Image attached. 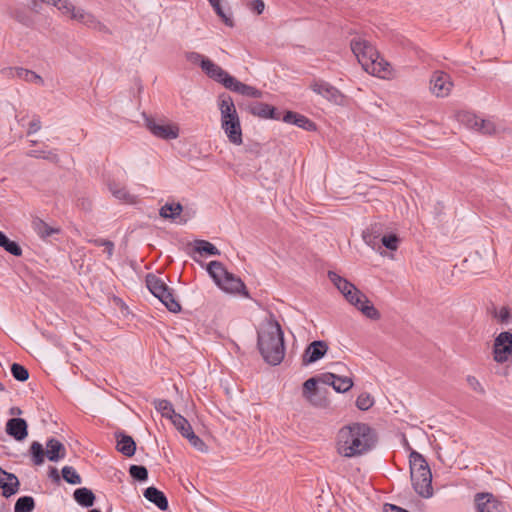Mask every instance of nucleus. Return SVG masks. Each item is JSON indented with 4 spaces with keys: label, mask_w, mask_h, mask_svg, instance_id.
<instances>
[{
    "label": "nucleus",
    "mask_w": 512,
    "mask_h": 512,
    "mask_svg": "<svg viewBox=\"0 0 512 512\" xmlns=\"http://www.w3.org/2000/svg\"><path fill=\"white\" fill-rule=\"evenodd\" d=\"M377 443V434L368 424L352 423L342 427L337 434V452L346 458L362 456Z\"/></svg>",
    "instance_id": "nucleus-1"
},
{
    "label": "nucleus",
    "mask_w": 512,
    "mask_h": 512,
    "mask_svg": "<svg viewBox=\"0 0 512 512\" xmlns=\"http://www.w3.org/2000/svg\"><path fill=\"white\" fill-rule=\"evenodd\" d=\"M185 58L188 62L199 65L202 71L213 81L221 84L227 90L238 93L242 96L251 98H261L263 93L259 89L242 83L234 76L230 75L222 67L214 63L209 58L198 52H187Z\"/></svg>",
    "instance_id": "nucleus-2"
},
{
    "label": "nucleus",
    "mask_w": 512,
    "mask_h": 512,
    "mask_svg": "<svg viewBox=\"0 0 512 512\" xmlns=\"http://www.w3.org/2000/svg\"><path fill=\"white\" fill-rule=\"evenodd\" d=\"M257 345L263 359L270 365H279L285 356L284 334L280 324L270 319L258 331Z\"/></svg>",
    "instance_id": "nucleus-3"
},
{
    "label": "nucleus",
    "mask_w": 512,
    "mask_h": 512,
    "mask_svg": "<svg viewBox=\"0 0 512 512\" xmlns=\"http://www.w3.org/2000/svg\"><path fill=\"white\" fill-rule=\"evenodd\" d=\"M350 46L364 71L373 76L386 77L390 65L380 57L378 51L369 41L360 37L354 38L351 40Z\"/></svg>",
    "instance_id": "nucleus-4"
},
{
    "label": "nucleus",
    "mask_w": 512,
    "mask_h": 512,
    "mask_svg": "<svg viewBox=\"0 0 512 512\" xmlns=\"http://www.w3.org/2000/svg\"><path fill=\"white\" fill-rule=\"evenodd\" d=\"M328 278L341 292L345 299L361 311L365 317L371 320H379L381 318L380 312L375 308L368 297L353 283L333 271L328 272Z\"/></svg>",
    "instance_id": "nucleus-5"
},
{
    "label": "nucleus",
    "mask_w": 512,
    "mask_h": 512,
    "mask_svg": "<svg viewBox=\"0 0 512 512\" xmlns=\"http://www.w3.org/2000/svg\"><path fill=\"white\" fill-rule=\"evenodd\" d=\"M410 475L415 492L429 498L433 495L432 473L425 458L416 451H411L409 456Z\"/></svg>",
    "instance_id": "nucleus-6"
},
{
    "label": "nucleus",
    "mask_w": 512,
    "mask_h": 512,
    "mask_svg": "<svg viewBox=\"0 0 512 512\" xmlns=\"http://www.w3.org/2000/svg\"><path fill=\"white\" fill-rule=\"evenodd\" d=\"M221 128L229 141L235 145L242 144V129L235 104L231 96L222 94L219 97Z\"/></svg>",
    "instance_id": "nucleus-7"
},
{
    "label": "nucleus",
    "mask_w": 512,
    "mask_h": 512,
    "mask_svg": "<svg viewBox=\"0 0 512 512\" xmlns=\"http://www.w3.org/2000/svg\"><path fill=\"white\" fill-rule=\"evenodd\" d=\"M207 272L216 285L225 292L249 296L244 282L233 273L228 272L221 262L211 261L207 266Z\"/></svg>",
    "instance_id": "nucleus-8"
},
{
    "label": "nucleus",
    "mask_w": 512,
    "mask_h": 512,
    "mask_svg": "<svg viewBox=\"0 0 512 512\" xmlns=\"http://www.w3.org/2000/svg\"><path fill=\"white\" fill-rule=\"evenodd\" d=\"M29 453L32 463L41 466L45 461V456L51 462H58L66 457V447L56 438H49L46 442V450L43 445L34 441L30 445Z\"/></svg>",
    "instance_id": "nucleus-9"
},
{
    "label": "nucleus",
    "mask_w": 512,
    "mask_h": 512,
    "mask_svg": "<svg viewBox=\"0 0 512 512\" xmlns=\"http://www.w3.org/2000/svg\"><path fill=\"white\" fill-rule=\"evenodd\" d=\"M146 285L149 291L157 297L170 312L177 313L181 310V305L175 299L173 290L167 286L162 278L154 274H148L146 276Z\"/></svg>",
    "instance_id": "nucleus-10"
},
{
    "label": "nucleus",
    "mask_w": 512,
    "mask_h": 512,
    "mask_svg": "<svg viewBox=\"0 0 512 512\" xmlns=\"http://www.w3.org/2000/svg\"><path fill=\"white\" fill-rule=\"evenodd\" d=\"M147 129L155 136L164 140L176 139L179 136V128L174 124H166L163 120L145 116Z\"/></svg>",
    "instance_id": "nucleus-11"
},
{
    "label": "nucleus",
    "mask_w": 512,
    "mask_h": 512,
    "mask_svg": "<svg viewBox=\"0 0 512 512\" xmlns=\"http://www.w3.org/2000/svg\"><path fill=\"white\" fill-rule=\"evenodd\" d=\"M512 353V334L508 331L501 332L494 342L493 356L498 363L506 362Z\"/></svg>",
    "instance_id": "nucleus-12"
},
{
    "label": "nucleus",
    "mask_w": 512,
    "mask_h": 512,
    "mask_svg": "<svg viewBox=\"0 0 512 512\" xmlns=\"http://www.w3.org/2000/svg\"><path fill=\"white\" fill-rule=\"evenodd\" d=\"M453 88V82L449 74L436 71L430 79V90L436 97H446Z\"/></svg>",
    "instance_id": "nucleus-13"
},
{
    "label": "nucleus",
    "mask_w": 512,
    "mask_h": 512,
    "mask_svg": "<svg viewBox=\"0 0 512 512\" xmlns=\"http://www.w3.org/2000/svg\"><path fill=\"white\" fill-rule=\"evenodd\" d=\"M329 350V346L324 340L311 342L304 350L301 361L302 365L307 366L322 359Z\"/></svg>",
    "instance_id": "nucleus-14"
},
{
    "label": "nucleus",
    "mask_w": 512,
    "mask_h": 512,
    "mask_svg": "<svg viewBox=\"0 0 512 512\" xmlns=\"http://www.w3.org/2000/svg\"><path fill=\"white\" fill-rule=\"evenodd\" d=\"M477 512H504V504L491 493H477L474 498Z\"/></svg>",
    "instance_id": "nucleus-15"
},
{
    "label": "nucleus",
    "mask_w": 512,
    "mask_h": 512,
    "mask_svg": "<svg viewBox=\"0 0 512 512\" xmlns=\"http://www.w3.org/2000/svg\"><path fill=\"white\" fill-rule=\"evenodd\" d=\"M310 88L325 99L336 104L341 103L343 94L333 85L324 80H314L310 84Z\"/></svg>",
    "instance_id": "nucleus-16"
},
{
    "label": "nucleus",
    "mask_w": 512,
    "mask_h": 512,
    "mask_svg": "<svg viewBox=\"0 0 512 512\" xmlns=\"http://www.w3.org/2000/svg\"><path fill=\"white\" fill-rule=\"evenodd\" d=\"M71 19L78 21L83 25L87 26L88 28L97 30L99 32L110 33V30L105 24L100 22L93 14L85 11L82 8L77 7L74 13L72 14Z\"/></svg>",
    "instance_id": "nucleus-17"
},
{
    "label": "nucleus",
    "mask_w": 512,
    "mask_h": 512,
    "mask_svg": "<svg viewBox=\"0 0 512 512\" xmlns=\"http://www.w3.org/2000/svg\"><path fill=\"white\" fill-rule=\"evenodd\" d=\"M20 482L13 473L6 472L0 467V488L2 495L6 498L16 494L19 490Z\"/></svg>",
    "instance_id": "nucleus-18"
},
{
    "label": "nucleus",
    "mask_w": 512,
    "mask_h": 512,
    "mask_svg": "<svg viewBox=\"0 0 512 512\" xmlns=\"http://www.w3.org/2000/svg\"><path fill=\"white\" fill-rule=\"evenodd\" d=\"M6 433L17 441L24 440L28 435L26 420L19 417L9 419L6 423Z\"/></svg>",
    "instance_id": "nucleus-19"
},
{
    "label": "nucleus",
    "mask_w": 512,
    "mask_h": 512,
    "mask_svg": "<svg viewBox=\"0 0 512 512\" xmlns=\"http://www.w3.org/2000/svg\"><path fill=\"white\" fill-rule=\"evenodd\" d=\"M247 110L253 116H257L263 119L279 120L280 113L277 112L276 108L262 102H255L247 106Z\"/></svg>",
    "instance_id": "nucleus-20"
},
{
    "label": "nucleus",
    "mask_w": 512,
    "mask_h": 512,
    "mask_svg": "<svg viewBox=\"0 0 512 512\" xmlns=\"http://www.w3.org/2000/svg\"><path fill=\"white\" fill-rule=\"evenodd\" d=\"M117 445L116 449L118 452L126 457H132L136 451V443L131 436H128L122 432L116 433Z\"/></svg>",
    "instance_id": "nucleus-21"
},
{
    "label": "nucleus",
    "mask_w": 512,
    "mask_h": 512,
    "mask_svg": "<svg viewBox=\"0 0 512 512\" xmlns=\"http://www.w3.org/2000/svg\"><path fill=\"white\" fill-rule=\"evenodd\" d=\"M283 121L289 124H294L307 131L315 130V123L308 119L306 116L296 112L287 111L283 116Z\"/></svg>",
    "instance_id": "nucleus-22"
},
{
    "label": "nucleus",
    "mask_w": 512,
    "mask_h": 512,
    "mask_svg": "<svg viewBox=\"0 0 512 512\" xmlns=\"http://www.w3.org/2000/svg\"><path fill=\"white\" fill-rule=\"evenodd\" d=\"M144 497L155 504L160 510L166 511L169 507L168 500L165 494L156 487H148L144 490Z\"/></svg>",
    "instance_id": "nucleus-23"
},
{
    "label": "nucleus",
    "mask_w": 512,
    "mask_h": 512,
    "mask_svg": "<svg viewBox=\"0 0 512 512\" xmlns=\"http://www.w3.org/2000/svg\"><path fill=\"white\" fill-rule=\"evenodd\" d=\"M108 188L116 199L128 204H134L136 202V197L130 194L125 186L112 181L108 183Z\"/></svg>",
    "instance_id": "nucleus-24"
},
{
    "label": "nucleus",
    "mask_w": 512,
    "mask_h": 512,
    "mask_svg": "<svg viewBox=\"0 0 512 512\" xmlns=\"http://www.w3.org/2000/svg\"><path fill=\"white\" fill-rule=\"evenodd\" d=\"M32 228H33L34 232L43 240L53 234H58L60 232V228H55V227L48 225L45 221H43L39 217L33 218Z\"/></svg>",
    "instance_id": "nucleus-25"
},
{
    "label": "nucleus",
    "mask_w": 512,
    "mask_h": 512,
    "mask_svg": "<svg viewBox=\"0 0 512 512\" xmlns=\"http://www.w3.org/2000/svg\"><path fill=\"white\" fill-rule=\"evenodd\" d=\"M381 233L382 225L379 223H374L363 231L362 238L368 246L375 248L378 245V240L381 236Z\"/></svg>",
    "instance_id": "nucleus-26"
},
{
    "label": "nucleus",
    "mask_w": 512,
    "mask_h": 512,
    "mask_svg": "<svg viewBox=\"0 0 512 512\" xmlns=\"http://www.w3.org/2000/svg\"><path fill=\"white\" fill-rule=\"evenodd\" d=\"M73 496L79 505L86 508L92 507L95 502L94 493L86 487L76 489Z\"/></svg>",
    "instance_id": "nucleus-27"
},
{
    "label": "nucleus",
    "mask_w": 512,
    "mask_h": 512,
    "mask_svg": "<svg viewBox=\"0 0 512 512\" xmlns=\"http://www.w3.org/2000/svg\"><path fill=\"white\" fill-rule=\"evenodd\" d=\"M468 124L471 128L479 130L484 134H493L496 131V127L492 121L480 119L476 116H469Z\"/></svg>",
    "instance_id": "nucleus-28"
},
{
    "label": "nucleus",
    "mask_w": 512,
    "mask_h": 512,
    "mask_svg": "<svg viewBox=\"0 0 512 512\" xmlns=\"http://www.w3.org/2000/svg\"><path fill=\"white\" fill-rule=\"evenodd\" d=\"M155 409L165 418L174 419L175 412L172 403L166 399H156L153 401Z\"/></svg>",
    "instance_id": "nucleus-29"
},
{
    "label": "nucleus",
    "mask_w": 512,
    "mask_h": 512,
    "mask_svg": "<svg viewBox=\"0 0 512 512\" xmlns=\"http://www.w3.org/2000/svg\"><path fill=\"white\" fill-rule=\"evenodd\" d=\"M317 383L318 379L316 377H311L307 379L303 384V397L313 405L318 404L315 400Z\"/></svg>",
    "instance_id": "nucleus-30"
},
{
    "label": "nucleus",
    "mask_w": 512,
    "mask_h": 512,
    "mask_svg": "<svg viewBox=\"0 0 512 512\" xmlns=\"http://www.w3.org/2000/svg\"><path fill=\"white\" fill-rule=\"evenodd\" d=\"M183 211V207L180 203H166L161 207L159 214L165 219L174 220L180 216Z\"/></svg>",
    "instance_id": "nucleus-31"
},
{
    "label": "nucleus",
    "mask_w": 512,
    "mask_h": 512,
    "mask_svg": "<svg viewBox=\"0 0 512 512\" xmlns=\"http://www.w3.org/2000/svg\"><path fill=\"white\" fill-rule=\"evenodd\" d=\"M0 247L13 256L19 257L22 255V248L20 245L17 242L10 240L2 231H0Z\"/></svg>",
    "instance_id": "nucleus-32"
},
{
    "label": "nucleus",
    "mask_w": 512,
    "mask_h": 512,
    "mask_svg": "<svg viewBox=\"0 0 512 512\" xmlns=\"http://www.w3.org/2000/svg\"><path fill=\"white\" fill-rule=\"evenodd\" d=\"M194 250L199 254H207L212 256L220 255L219 249L215 245L206 240H196Z\"/></svg>",
    "instance_id": "nucleus-33"
},
{
    "label": "nucleus",
    "mask_w": 512,
    "mask_h": 512,
    "mask_svg": "<svg viewBox=\"0 0 512 512\" xmlns=\"http://www.w3.org/2000/svg\"><path fill=\"white\" fill-rule=\"evenodd\" d=\"M17 78L29 83H37L39 85H44V80L40 75H38L34 71L22 67L17 68Z\"/></svg>",
    "instance_id": "nucleus-34"
},
{
    "label": "nucleus",
    "mask_w": 512,
    "mask_h": 512,
    "mask_svg": "<svg viewBox=\"0 0 512 512\" xmlns=\"http://www.w3.org/2000/svg\"><path fill=\"white\" fill-rule=\"evenodd\" d=\"M35 508V501L31 496H22L17 499L14 512H32Z\"/></svg>",
    "instance_id": "nucleus-35"
},
{
    "label": "nucleus",
    "mask_w": 512,
    "mask_h": 512,
    "mask_svg": "<svg viewBox=\"0 0 512 512\" xmlns=\"http://www.w3.org/2000/svg\"><path fill=\"white\" fill-rule=\"evenodd\" d=\"M171 422L183 437L193 430L189 421L180 414L174 415V419Z\"/></svg>",
    "instance_id": "nucleus-36"
},
{
    "label": "nucleus",
    "mask_w": 512,
    "mask_h": 512,
    "mask_svg": "<svg viewBox=\"0 0 512 512\" xmlns=\"http://www.w3.org/2000/svg\"><path fill=\"white\" fill-rule=\"evenodd\" d=\"M63 479L73 485L81 484L82 478L72 466H64L62 468Z\"/></svg>",
    "instance_id": "nucleus-37"
},
{
    "label": "nucleus",
    "mask_w": 512,
    "mask_h": 512,
    "mask_svg": "<svg viewBox=\"0 0 512 512\" xmlns=\"http://www.w3.org/2000/svg\"><path fill=\"white\" fill-rule=\"evenodd\" d=\"M27 156L33 158H42L48 160L52 163H57L59 161L58 155L54 150L44 151V150H30L27 152Z\"/></svg>",
    "instance_id": "nucleus-38"
},
{
    "label": "nucleus",
    "mask_w": 512,
    "mask_h": 512,
    "mask_svg": "<svg viewBox=\"0 0 512 512\" xmlns=\"http://www.w3.org/2000/svg\"><path fill=\"white\" fill-rule=\"evenodd\" d=\"M353 386V381L350 377H340L335 374L334 390L338 393H345Z\"/></svg>",
    "instance_id": "nucleus-39"
},
{
    "label": "nucleus",
    "mask_w": 512,
    "mask_h": 512,
    "mask_svg": "<svg viewBox=\"0 0 512 512\" xmlns=\"http://www.w3.org/2000/svg\"><path fill=\"white\" fill-rule=\"evenodd\" d=\"M129 473L132 478L137 481H146L148 479V470L145 466L142 465H131L129 468Z\"/></svg>",
    "instance_id": "nucleus-40"
},
{
    "label": "nucleus",
    "mask_w": 512,
    "mask_h": 512,
    "mask_svg": "<svg viewBox=\"0 0 512 512\" xmlns=\"http://www.w3.org/2000/svg\"><path fill=\"white\" fill-rule=\"evenodd\" d=\"M11 373L13 377L20 382H24L29 378L28 370L23 365L18 363L12 364Z\"/></svg>",
    "instance_id": "nucleus-41"
},
{
    "label": "nucleus",
    "mask_w": 512,
    "mask_h": 512,
    "mask_svg": "<svg viewBox=\"0 0 512 512\" xmlns=\"http://www.w3.org/2000/svg\"><path fill=\"white\" fill-rule=\"evenodd\" d=\"M374 404V399L369 393H362L357 397L356 406L362 411H366Z\"/></svg>",
    "instance_id": "nucleus-42"
},
{
    "label": "nucleus",
    "mask_w": 512,
    "mask_h": 512,
    "mask_svg": "<svg viewBox=\"0 0 512 512\" xmlns=\"http://www.w3.org/2000/svg\"><path fill=\"white\" fill-rule=\"evenodd\" d=\"M184 438H186L189 443L191 444V446H193L196 450L200 451V452H206L207 451V446L206 444L204 443V441L198 437L194 431H190V433H188Z\"/></svg>",
    "instance_id": "nucleus-43"
},
{
    "label": "nucleus",
    "mask_w": 512,
    "mask_h": 512,
    "mask_svg": "<svg viewBox=\"0 0 512 512\" xmlns=\"http://www.w3.org/2000/svg\"><path fill=\"white\" fill-rule=\"evenodd\" d=\"M382 244L389 250H396L398 248L399 239L396 235H385L381 238Z\"/></svg>",
    "instance_id": "nucleus-44"
},
{
    "label": "nucleus",
    "mask_w": 512,
    "mask_h": 512,
    "mask_svg": "<svg viewBox=\"0 0 512 512\" xmlns=\"http://www.w3.org/2000/svg\"><path fill=\"white\" fill-rule=\"evenodd\" d=\"M60 5H58L57 9L66 16L72 17V14L76 10L77 7H75L69 0H61Z\"/></svg>",
    "instance_id": "nucleus-45"
},
{
    "label": "nucleus",
    "mask_w": 512,
    "mask_h": 512,
    "mask_svg": "<svg viewBox=\"0 0 512 512\" xmlns=\"http://www.w3.org/2000/svg\"><path fill=\"white\" fill-rule=\"evenodd\" d=\"M248 7L259 15L263 13L265 4L263 0H252L248 3Z\"/></svg>",
    "instance_id": "nucleus-46"
},
{
    "label": "nucleus",
    "mask_w": 512,
    "mask_h": 512,
    "mask_svg": "<svg viewBox=\"0 0 512 512\" xmlns=\"http://www.w3.org/2000/svg\"><path fill=\"white\" fill-rule=\"evenodd\" d=\"M41 129V120L39 116H34L29 123L28 135L34 134Z\"/></svg>",
    "instance_id": "nucleus-47"
},
{
    "label": "nucleus",
    "mask_w": 512,
    "mask_h": 512,
    "mask_svg": "<svg viewBox=\"0 0 512 512\" xmlns=\"http://www.w3.org/2000/svg\"><path fill=\"white\" fill-rule=\"evenodd\" d=\"M318 381L326 384V385H331L333 388H334V384H335V374L333 373H324L322 374L319 378H317Z\"/></svg>",
    "instance_id": "nucleus-48"
},
{
    "label": "nucleus",
    "mask_w": 512,
    "mask_h": 512,
    "mask_svg": "<svg viewBox=\"0 0 512 512\" xmlns=\"http://www.w3.org/2000/svg\"><path fill=\"white\" fill-rule=\"evenodd\" d=\"M467 382L469 384V386L475 390V391H478L480 393H483L484 392V389L483 387L481 386L480 382L477 380L476 377L474 376H468L467 377Z\"/></svg>",
    "instance_id": "nucleus-49"
},
{
    "label": "nucleus",
    "mask_w": 512,
    "mask_h": 512,
    "mask_svg": "<svg viewBox=\"0 0 512 512\" xmlns=\"http://www.w3.org/2000/svg\"><path fill=\"white\" fill-rule=\"evenodd\" d=\"M17 68L18 67H6V68H3L1 70V74L5 77H9V78H15L17 77Z\"/></svg>",
    "instance_id": "nucleus-50"
},
{
    "label": "nucleus",
    "mask_w": 512,
    "mask_h": 512,
    "mask_svg": "<svg viewBox=\"0 0 512 512\" xmlns=\"http://www.w3.org/2000/svg\"><path fill=\"white\" fill-rule=\"evenodd\" d=\"M497 316L501 322H507L510 317V311L507 307H502L499 310V313Z\"/></svg>",
    "instance_id": "nucleus-51"
},
{
    "label": "nucleus",
    "mask_w": 512,
    "mask_h": 512,
    "mask_svg": "<svg viewBox=\"0 0 512 512\" xmlns=\"http://www.w3.org/2000/svg\"><path fill=\"white\" fill-rule=\"evenodd\" d=\"M90 243L94 244L95 246H111V241L107 239L97 238L89 240Z\"/></svg>",
    "instance_id": "nucleus-52"
},
{
    "label": "nucleus",
    "mask_w": 512,
    "mask_h": 512,
    "mask_svg": "<svg viewBox=\"0 0 512 512\" xmlns=\"http://www.w3.org/2000/svg\"><path fill=\"white\" fill-rule=\"evenodd\" d=\"M49 476L56 482H59L60 481V476H59V473H58V470L56 468H51L50 470V473H49Z\"/></svg>",
    "instance_id": "nucleus-53"
},
{
    "label": "nucleus",
    "mask_w": 512,
    "mask_h": 512,
    "mask_svg": "<svg viewBox=\"0 0 512 512\" xmlns=\"http://www.w3.org/2000/svg\"><path fill=\"white\" fill-rule=\"evenodd\" d=\"M106 248L108 258H111L114 252V243L111 241V246H104Z\"/></svg>",
    "instance_id": "nucleus-54"
},
{
    "label": "nucleus",
    "mask_w": 512,
    "mask_h": 512,
    "mask_svg": "<svg viewBox=\"0 0 512 512\" xmlns=\"http://www.w3.org/2000/svg\"><path fill=\"white\" fill-rule=\"evenodd\" d=\"M41 2L43 3H47V4H50V5H53L55 6L56 8L58 7V5H60V1L61 0H40Z\"/></svg>",
    "instance_id": "nucleus-55"
},
{
    "label": "nucleus",
    "mask_w": 512,
    "mask_h": 512,
    "mask_svg": "<svg viewBox=\"0 0 512 512\" xmlns=\"http://www.w3.org/2000/svg\"><path fill=\"white\" fill-rule=\"evenodd\" d=\"M10 415H21L22 410L19 407H12L9 410Z\"/></svg>",
    "instance_id": "nucleus-56"
},
{
    "label": "nucleus",
    "mask_w": 512,
    "mask_h": 512,
    "mask_svg": "<svg viewBox=\"0 0 512 512\" xmlns=\"http://www.w3.org/2000/svg\"><path fill=\"white\" fill-rule=\"evenodd\" d=\"M4 390H5L4 385L0 382V392H2Z\"/></svg>",
    "instance_id": "nucleus-57"
},
{
    "label": "nucleus",
    "mask_w": 512,
    "mask_h": 512,
    "mask_svg": "<svg viewBox=\"0 0 512 512\" xmlns=\"http://www.w3.org/2000/svg\"><path fill=\"white\" fill-rule=\"evenodd\" d=\"M89 512H101V511H100V510H98V509H92V510H90Z\"/></svg>",
    "instance_id": "nucleus-58"
},
{
    "label": "nucleus",
    "mask_w": 512,
    "mask_h": 512,
    "mask_svg": "<svg viewBox=\"0 0 512 512\" xmlns=\"http://www.w3.org/2000/svg\"><path fill=\"white\" fill-rule=\"evenodd\" d=\"M33 8H36V1L33 2Z\"/></svg>",
    "instance_id": "nucleus-59"
}]
</instances>
